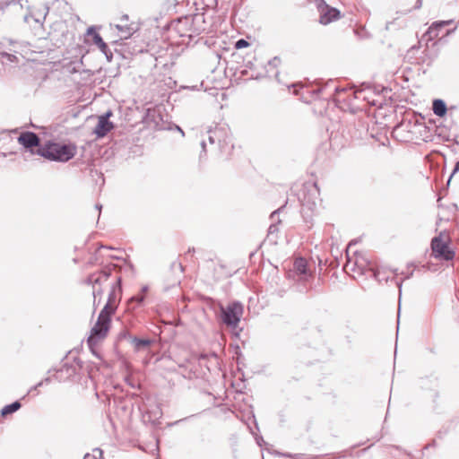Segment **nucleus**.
Masks as SVG:
<instances>
[{
    "label": "nucleus",
    "mask_w": 459,
    "mask_h": 459,
    "mask_svg": "<svg viewBox=\"0 0 459 459\" xmlns=\"http://www.w3.org/2000/svg\"><path fill=\"white\" fill-rule=\"evenodd\" d=\"M301 214L306 222H311L321 203L320 190L316 182H307L299 194Z\"/></svg>",
    "instance_id": "f257e3e1"
},
{
    "label": "nucleus",
    "mask_w": 459,
    "mask_h": 459,
    "mask_svg": "<svg viewBox=\"0 0 459 459\" xmlns=\"http://www.w3.org/2000/svg\"><path fill=\"white\" fill-rule=\"evenodd\" d=\"M77 152V148L72 143H60L48 141L40 146L36 152L31 151L48 160L57 162H67L72 160Z\"/></svg>",
    "instance_id": "f03ea898"
},
{
    "label": "nucleus",
    "mask_w": 459,
    "mask_h": 459,
    "mask_svg": "<svg viewBox=\"0 0 459 459\" xmlns=\"http://www.w3.org/2000/svg\"><path fill=\"white\" fill-rule=\"evenodd\" d=\"M111 316L100 312L98 320L91 330V334L87 339V343L91 348L96 346L108 334L110 328Z\"/></svg>",
    "instance_id": "7ed1b4c3"
},
{
    "label": "nucleus",
    "mask_w": 459,
    "mask_h": 459,
    "mask_svg": "<svg viewBox=\"0 0 459 459\" xmlns=\"http://www.w3.org/2000/svg\"><path fill=\"white\" fill-rule=\"evenodd\" d=\"M448 240L449 238L445 231H441L437 236L432 238L431 249L436 258L446 261L454 259L455 252L449 247Z\"/></svg>",
    "instance_id": "20e7f679"
},
{
    "label": "nucleus",
    "mask_w": 459,
    "mask_h": 459,
    "mask_svg": "<svg viewBox=\"0 0 459 459\" xmlns=\"http://www.w3.org/2000/svg\"><path fill=\"white\" fill-rule=\"evenodd\" d=\"M122 295V287H121V277H117L116 283L112 286L111 290L108 294V298L107 303L104 307L101 309V313L111 316L115 314L117 306L120 302Z\"/></svg>",
    "instance_id": "39448f33"
},
{
    "label": "nucleus",
    "mask_w": 459,
    "mask_h": 459,
    "mask_svg": "<svg viewBox=\"0 0 459 459\" xmlns=\"http://www.w3.org/2000/svg\"><path fill=\"white\" fill-rule=\"evenodd\" d=\"M28 13L24 15L23 20L26 23L33 21L35 23L42 25L49 11V6L45 2H39L33 6H26Z\"/></svg>",
    "instance_id": "423d86ee"
},
{
    "label": "nucleus",
    "mask_w": 459,
    "mask_h": 459,
    "mask_svg": "<svg viewBox=\"0 0 459 459\" xmlns=\"http://www.w3.org/2000/svg\"><path fill=\"white\" fill-rule=\"evenodd\" d=\"M243 313V307L239 302H233L226 308L221 307V317L225 325L237 326Z\"/></svg>",
    "instance_id": "0eeeda50"
},
{
    "label": "nucleus",
    "mask_w": 459,
    "mask_h": 459,
    "mask_svg": "<svg viewBox=\"0 0 459 459\" xmlns=\"http://www.w3.org/2000/svg\"><path fill=\"white\" fill-rule=\"evenodd\" d=\"M129 17L126 14H124L119 19V23L115 25V28L117 30V35L119 39H127L132 35H134L138 30L139 26L135 22H128Z\"/></svg>",
    "instance_id": "6e6552de"
},
{
    "label": "nucleus",
    "mask_w": 459,
    "mask_h": 459,
    "mask_svg": "<svg viewBox=\"0 0 459 459\" xmlns=\"http://www.w3.org/2000/svg\"><path fill=\"white\" fill-rule=\"evenodd\" d=\"M145 123L156 130H169L171 127L163 120L161 114L155 109H148Z\"/></svg>",
    "instance_id": "1a4fd4ad"
},
{
    "label": "nucleus",
    "mask_w": 459,
    "mask_h": 459,
    "mask_svg": "<svg viewBox=\"0 0 459 459\" xmlns=\"http://www.w3.org/2000/svg\"><path fill=\"white\" fill-rule=\"evenodd\" d=\"M111 116L112 112L108 110L105 114L99 117L98 123L93 130V133L97 135V137L102 138L113 129V123L109 121V117Z\"/></svg>",
    "instance_id": "9d476101"
},
{
    "label": "nucleus",
    "mask_w": 459,
    "mask_h": 459,
    "mask_svg": "<svg viewBox=\"0 0 459 459\" xmlns=\"http://www.w3.org/2000/svg\"><path fill=\"white\" fill-rule=\"evenodd\" d=\"M171 26L180 37H187L189 39L194 37L192 26L190 25V17L188 16L178 18L177 21L172 22Z\"/></svg>",
    "instance_id": "9b49d317"
},
{
    "label": "nucleus",
    "mask_w": 459,
    "mask_h": 459,
    "mask_svg": "<svg viewBox=\"0 0 459 459\" xmlns=\"http://www.w3.org/2000/svg\"><path fill=\"white\" fill-rule=\"evenodd\" d=\"M293 273L297 277V281H307L311 273L307 270V262L303 257H298L293 264Z\"/></svg>",
    "instance_id": "f8f14e48"
},
{
    "label": "nucleus",
    "mask_w": 459,
    "mask_h": 459,
    "mask_svg": "<svg viewBox=\"0 0 459 459\" xmlns=\"http://www.w3.org/2000/svg\"><path fill=\"white\" fill-rule=\"evenodd\" d=\"M324 7L320 10L319 22L326 25L340 18V11L336 8L330 7L322 0Z\"/></svg>",
    "instance_id": "ddd939ff"
},
{
    "label": "nucleus",
    "mask_w": 459,
    "mask_h": 459,
    "mask_svg": "<svg viewBox=\"0 0 459 459\" xmlns=\"http://www.w3.org/2000/svg\"><path fill=\"white\" fill-rule=\"evenodd\" d=\"M18 143L26 149H31L33 147L39 148L40 139L36 133L33 132H23L18 136Z\"/></svg>",
    "instance_id": "4468645a"
},
{
    "label": "nucleus",
    "mask_w": 459,
    "mask_h": 459,
    "mask_svg": "<svg viewBox=\"0 0 459 459\" xmlns=\"http://www.w3.org/2000/svg\"><path fill=\"white\" fill-rule=\"evenodd\" d=\"M111 274V268L106 267L103 270L90 274L85 282L88 285L100 286L103 282L107 281Z\"/></svg>",
    "instance_id": "2eb2a0df"
},
{
    "label": "nucleus",
    "mask_w": 459,
    "mask_h": 459,
    "mask_svg": "<svg viewBox=\"0 0 459 459\" xmlns=\"http://www.w3.org/2000/svg\"><path fill=\"white\" fill-rule=\"evenodd\" d=\"M352 94L357 100H362L371 105H376L375 100H371L373 89L368 83H362L359 89L352 91Z\"/></svg>",
    "instance_id": "dca6fc26"
},
{
    "label": "nucleus",
    "mask_w": 459,
    "mask_h": 459,
    "mask_svg": "<svg viewBox=\"0 0 459 459\" xmlns=\"http://www.w3.org/2000/svg\"><path fill=\"white\" fill-rule=\"evenodd\" d=\"M190 25L194 37L207 30L204 13H195L190 17Z\"/></svg>",
    "instance_id": "f3484780"
},
{
    "label": "nucleus",
    "mask_w": 459,
    "mask_h": 459,
    "mask_svg": "<svg viewBox=\"0 0 459 459\" xmlns=\"http://www.w3.org/2000/svg\"><path fill=\"white\" fill-rule=\"evenodd\" d=\"M453 20L434 22L425 33L428 40H433L438 36L439 30L446 25L453 23Z\"/></svg>",
    "instance_id": "a211bd4d"
},
{
    "label": "nucleus",
    "mask_w": 459,
    "mask_h": 459,
    "mask_svg": "<svg viewBox=\"0 0 459 459\" xmlns=\"http://www.w3.org/2000/svg\"><path fill=\"white\" fill-rule=\"evenodd\" d=\"M432 110L436 116L443 117L447 111L446 102L440 99L434 100L432 103Z\"/></svg>",
    "instance_id": "6ab92c4d"
},
{
    "label": "nucleus",
    "mask_w": 459,
    "mask_h": 459,
    "mask_svg": "<svg viewBox=\"0 0 459 459\" xmlns=\"http://www.w3.org/2000/svg\"><path fill=\"white\" fill-rule=\"evenodd\" d=\"M212 130L220 131L218 136H216V141L220 146H221L222 144L229 143L230 135L228 128H226L225 126H216Z\"/></svg>",
    "instance_id": "aec40b11"
},
{
    "label": "nucleus",
    "mask_w": 459,
    "mask_h": 459,
    "mask_svg": "<svg viewBox=\"0 0 459 459\" xmlns=\"http://www.w3.org/2000/svg\"><path fill=\"white\" fill-rule=\"evenodd\" d=\"M86 35L87 37H90L91 38V40L93 41V43L99 47L100 45H101L102 47H104V40L103 39L101 38V36L98 33L97 31V29L95 26H91L87 29V32H86Z\"/></svg>",
    "instance_id": "412c9836"
},
{
    "label": "nucleus",
    "mask_w": 459,
    "mask_h": 459,
    "mask_svg": "<svg viewBox=\"0 0 459 459\" xmlns=\"http://www.w3.org/2000/svg\"><path fill=\"white\" fill-rule=\"evenodd\" d=\"M145 299L143 294H137L133 296L127 302V310H134L139 307Z\"/></svg>",
    "instance_id": "4be33fe9"
},
{
    "label": "nucleus",
    "mask_w": 459,
    "mask_h": 459,
    "mask_svg": "<svg viewBox=\"0 0 459 459\" xmlns=\"http://www.w3.org/2000/svg\"><path fill=\"white\" fill-rule=\"evenodd\" d=\"M74 368L68 366L67 364L62 366L61 368L56 370V374L53 376L57 381H62L65 377H63V373L65 372V377H69L74 373Z\"/></svg>",
    "instance_id": "5701e85b"
},
{
    "label": "nucleus",
    "mask_w": 459,
    "mask_h": 459,
    "mask_svg": "<svg viewBox=\"0 0 459 459\" xmlns=\"http://www.w3.org/2000/svg\"><path fill=\"white\" fill-rule=\"evenodd\" d=\"M21 407V403L19 401H15L11 404L5 405L4 408H2L1 416L6 417L7 415L17 411Z\"/></svg>",
    "instance_id": "b1692460"
},
{
    "label": "nucleus",
    "mask_w": 459,
    "mask_h": 459,
    "mask_svg": "<svg viewBox=\"0 0 459 459\" xmlns=\"http://www.w3.org/2000/svg\"><path fill=\"white\" fill-rule=\"evenodd\" d=\"M132 343L134 345V348L139 351L144 347H148L152 343V341L150 339L134 337L132 338Z\"/></svg>",
    "instance_id": "393cba45"
},
{
    "label": "nucleus",
    "mask_w": 459,
    "mask_h": 459,
    "mask_svg": "<svg viewBox=\"0 0 459 459\" xmlns=\"http://www.w3.org/2000/svg\"><path fill=\"white\" fill-rule=\"evenodd\" d=\"M220 133L219 130H212V129H209L207 132H206V137H207V140L208 142L211 143V144H214L217 141H216V136H218V134Z\"/></svg>",
    "instance_id": "a878e982"
},
{
    "label": "nucleus",
    "mask_w": 459,
    "mask_h": 459,
    "mask_svg": "<svg viewBox=\"0 0 459 459\" xmlns=\"http://www.w3.org/2000/svg\"><path fill=\"white\" fill-rule=\"evenodd\" d=\"M98 48L105 55L107 60L110 62L112 60L113 55L112 52L109 50L108 45L104 42V47L100 45Z\"/></svg>",
    "instance_id": "bb28decb"
},
{
    "label": "nucleus",
    "mask_w": 459,
    "mask_h": 459,
    "mask_svg": "<svg viewBox=\"0 0 459 459\" xmlns=\"http://www.w3.org/2000/svg\"><path fill=\"white\" fill-rule=\"evenodd\" d=\"M93 288V290H92V295H93V298H94V304H96V300H97V297L98 296H100L102 294V289L100 288V286L97 287V286H92Z\"/></svg>",
    "instance_id": "cd10ccee"
},
{
    "label": "nucleus",
    "mask_w": 459,
    "mask_h": 459,
    "mask_svg": "<svg viewBox=\"0 0 459 459\" xmlns=\"http://www.w3.org/2000/svg\"><path fill=\"white\" fill-rule=\"evenodd\" d=\"M247 46H248V42L243 39H238L235 44L236 48H242Z\"/></svg>",
    "instance_id": "c85d7f7f"
},
{
    "label": "nucleus",
    "mask_w": 459,
    "mask_h": 459,
    "mask_svg": "<svg viewBox=\"0 0 459 459\" xmlns=\"http://www.w3.org/2000/svg\"><path fill=\"white\" fill-rule=\"evenodd\" d=\"M281 60L278 57H273V59L268 61L269 66L277 67V65L280 64Z\"/></svg>",
    "instance_id": "c756f323"
},
{
    "label": "nucleus",
    "mask_w": 459,
    "mask_h": 459,
    "mask_svg": "<svg viewBox=\"0 0 459 459\" xmlns=\"http://www.w3.org/2000/svg\"><path fill=\"white\" fill-rule=\"evenodd\" d=\"M345 91H347L346 88L334 87V92H335V95H336L338 100H339L341 93L345 92Z\"/></svg>",
    "instance_id": "7c9ffc66"
},
{
    "label": "nucleus",
    "mask_w": 459,
    "mask_h": 459,
    "mask_svg": "<svg viewBox=\"0 0 459 459\" xmlns=\"http://www.w3.org/2000/svg\"><path fill=\"white\" fill-rule=\"evenodd\" d=\"M11 3L14 4H20L21 8H23L24 4H28L29 1L28 0H11Z\"/></svg>",
    "instance_id": "2f4dec72"
},
{
    "label": "nucleus",
    "mask_w": 459,
    "mask_h": 459,
    "mask_svg": "<svg viewBox=\"0 0 459 459\" xmlns=\"http://www.w3.org/2000/svg\"><path fill=\"white\" fill-rule=\"evenodd\" d=\"M459 171V160L455 163V168L452 171V174L449 177L448 183L450 182L452 177Z\"/></svg>",
    "instance_id": "473e14b6"
},
{
    "label": "nucleus",
    "mask_w": 459,
    "mask_h": 459,
    "mask_svg": "<svg viewBox=\"0 0 459 459\" xmlns=\"http://www.w3.org/2000/svg\"><path fill=\"white\" fill-rule=\"evenodd\" d=\"M278 231V227L276 224H271L268 229V234H273Z\"/></svg>",
    "instance_id": "72a5a7b5"
},
{
    "label": "nucleus",
    "mask_w": 459,
    "mask_h": 459,
    "mask_svg": "<svg viewBox=\"0 0 459 459\" xmlns=\"http://www.w3.org/2000/svg\"><path fill=\"white\" fill-rule=\"evenodd\" d=\"M2 56H6L7 59L10 61V62H13L15 59H16V56L14 55H12V54H8V53H2Z\"/></svg>",
    "instance_id": "f704fd0d"
},
{
    "label": "nucleus",
    "mask_w": 459,
    "mask_h": 459,
    "mask_svg": "<svg viewBox=\"0 0 459 459\" xmlns=\"http://www.w3.org/2000/svg\"><path fill=\"white\" fill-rule=\"evenodd\" d=\"M83 459H97V456L95 454L93 455H91V454H86L83 457Z\"/></svg>",
    "instance_id": "c9c22d12"
},
{
    "label": "nucleus",
    "mask_w": 459,
    "mask_h": 459,
    "mask_svg": "<svg viewBox=\"0 0 459 459\" xmlns=\"http://www.w3.org/2000/svg\"><path fill=\"white\" fill-rule=\"evenodd\" d=\"M201 146H202L203 152L205 153L206 152V139L202 140Z\"/></svg>",
    "instance_id": "e433bc0d"
},
{
    "label": "nucleus",
    "mask_w": 459,
    "mask_h": 459,
    "mask_svg": "<svg viewBox=\"0 0 459 459\" xmlns=\"http://www.w3.org/2000/svg\"><path fill=\"white\" fill-rule=\"evenodd\" d=\"M41 382H43V385L49 384L51 382V377H47L43 380H41Z\"/></svg>",
    "instance_id": "4c0bfd02"
},
{
    "label": "nucleus",
    "mask_w": 459,
    "mask_h": 459,
    "mask_svg": "<svg viewBox=\"0 0 459 459\" xmlns=\"http://www.w3.org/2000/svg\"><path fill=\"white\" fill-rule=\"evenodd\" d=\"M148 290V287L147 286H143L141 290V293L140 294H143L145 296V293Z\"/></svg>",
    "instance_id": "58836bf2"
},
{
    "label": "nucleus",
    "mask_w": 459,
    "mask_h": 459,
    "mask_svg": "<svg viewBox=\"0 0 459 459\" xmlns=\"http://www.w3.org/2000/svg\"><path fill=\"white\" fill-rule=\"evenodd\" d=\"M93 452H94L95 454H98L100 456H101V455H102V451H101L100 449H99V448L95 449Z\"/></svg>",
    "instance_id": "ea45409f"
},
{
    "label": "nucleus",
    "mask_w": 459,
    "mask_h": 459,
    "mask_svg": "<svg viewBox=\"0 0 459 459\" xmlns=\"http://www.w3.org/2000/svg\"><path fill=\"white\" fill-rule=\"evenodd\" d=\"M279 211H280V210H276V211H274V212L271 214V219H272V220H273V219H274L275 215L278 213V212H279Z\"/></svg>",
    "instance_id": "a19ab883"
},
{
    "label": "nucleus",
    "mask_w": 459,
    "mask_h": 459,
    "mask_svg": "<svg viewBox=\"0 0 459 459\" xmlns=\"http://www.w3.org/2000/svg\"><path fill=\"white\" fill-rule=\"evenodd\" d=\"M102 206L100 204H96V209L99 211V214L100 213Z\"/></svg>",
    "instance_id": "79ce46f5"
},
{
    "label": "nucleus",
    "mask_w": 459,
    "mask_h": 459,
    "mask_svg": "<svg viewBox=\"0 0 459 459\" xmlns=\"http://www.w3.org/2000/svg\"><path fill=\"white\" fill-rule=\"evenodd\" d=\"M276 455H279V456L290 457V455H284V454H281V453H279V452H277Z\"/></svg>",
    "instance_id": "37998d69"
},
{
    "label": "nucleus",
    "mask_w": 459,
    "mask_h": 459,
    "mask_svg": "<svg viewBox=\"0 0 459 459\" xmlns=\"http://www.w3.org/2000/svg\"><path fill=\"white\" fill-rule=\"evenodd\" d=\"M421 5V0H417V6L416 8H420Z\"/></svg>",
    "instance_id": "c03bdc74"
},
{
    "label": "nucleus",
    "mask_w": 459,
    "mask_h": 459,
    "mask_svg": "<svg viewBox=\"0 0 459 459\" xmlns=\"http://www.w3.org/2000/svg\"><path fill=\"white\" fill-rule=\"evenodd\" d=\"M356 243V240H351L349 244L348 249L351 248V247Z\"/></svg>",
    "instance_id": "a18cd8bd"
},
{
    "label": "nucleus",
    "mask_w": 459,
    "mask_h": 459,
    "mask_svg": "<svg viewBox=\"0 0 459 459\" xmlns=\"http://www.w3.org/2000/svg\"><path fill=\"white\" fill-rule=\"evenodd\" d=\"M42 385H43V382H41V381H40V382H39V383L36 385V387H38V388H39V387H40V386H42Z\"/></svg>",
    "instance_id": "49530a36"
},
{
    "label": "nucleus",
    "mask_w": 459,
    "mask_h": 459,
    "mask_svg": "<svg viewBox=\"0 0 459 459\" xmlns=\"http://www.w3.org/2000/svg\"><path fill=\"white\" fill-rule=\"evenodd\" d=\"M347 256H349L348 254H347ZM350 264H351V259H350V257H348V262H347L346 266L348 267V266H350Z\"/></svg>",
    "instance_id": "de8ad7c7"
},
{
    "label": "nucleus",
    "mask_w": 459,
    "mask_h": 459,
    "mask_svg": "<svg viewBox=\"0 0 459 459\" xmlns=\"http://www.w3.org/2000/svg\"><path fill=\"white\" fill-rule=\"evenodd\" d=\"M176 126V128H177L179 132H181V133H182V134H184V132L182 131V129H181L179 126Z\"/></svg>",
    "instance_id": "09e8293b"
},
{
    "label": "nucleus",
    "mask_w": 459,
    "mask_h": 459,
    "mask_svg": "<svg viewBox=\"0 0 459 459\" xmlns=\"http://www.w3.org/2000/svg\"><path fill=\"white\" fill-rule=\"evenodd\" d=\"M38 387H36V385H34L33 387L30 388V390L29 391V393L32 392L33 390H37Z\"/></svg>",
    "instance_id": "8fccbe9b"
},
{
    "label": "nucleus",
    "mask_w": 459,
    "mask_h": 459,
    "mask_svg": "<svg viewBox=\"0 0 459 459\" xmlns=\"http://www.w3.org/2000/svg\"><path fill=\"white\" fill-rule=\"evenodd\" d=\"M397 285H398L399 290L401 291V289H402V282H398V283H397Z\"/></svg>",
    "instance_id": "3c124183"
},
{
    "label": "nucleus",
    "mask_w": 459,
    "mask_h": 459,
    "mask_svg": "<svg viewBox=\"0 0 459 459\" xmlns=\"http://www.w3.org/2000/svg\"><path fill=\"white\" fill-rule=\"evenodd\" d=\"M262 75H263L262 74L257 73L255 76V78H258L259 76H262Z\"/></svg>",
    "instance_id": "603ef678"
},
{
    "label": "nucleus",
    "mask_w": 459,
    "mask_h": 459,
    "mask_svg": "<svg viewBox=\"0 0 459 459\" xmlns=\"http://www.w3.org/2000/svg\"><path fill=\"white\" fill-rule=\"evenodd\" d=\"M455 30V29H453L452 30H447V34H450V33H451V32H453Z\"/></svg>",
    "instance_id": "864d4df0"
},
{
    "label": "nucleus",
    "mask_w": 459,
    "mask_h": 459,
    "mask_svg": "<svg viewBox=\"0 0 459 459\" xmlns=\"http://www.w3.org/2000/svg\"><path fill=\"white\" fill-rule=\"evenodd\" d=\"M188 252H189V253H190V252H195V248H192V249H190V248H189V249H188Z\"/></svg>",
    "instance_id": "5fc2aeb1"
}]
</instances>
